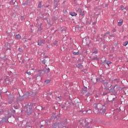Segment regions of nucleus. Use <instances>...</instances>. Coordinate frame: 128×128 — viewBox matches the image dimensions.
<instances>
[{"mask_svg":"<svg viewBox=\"0 0 128 128\" xmlns=\"http://www.w3.org/2000/svg\"><path fill=\"white\" fill-rule=\"evenodd\" d=\"M32 109H30V108H29L28 110V111H26V112H28V114H32Z\"/></svg>","mask_w":128,"mask_h":128,"instance_id":"1a4fd4ad","label":"nucleus"},{"mask_svg":"<svg viewBox=\"0 0 128 128\" xmlns=\"http://www.w3.org/2000/svg\"><path fill=\"white\" fill-rule=\"evenodd\" d=\"M98 54V50L94 51V52H92V54Z\"/></svg>","mask_w":128,"mask_h":128,"instance_id":"4be33fe9","label":"nucleus"},{"mask_svg":"<svg viewBox=\"0 0 128 128\" xmlns=\"http://www.w3.org/2000/svg\"><path fill=\"white\" fill-rule=\"evenodd\" d=\"M74 55H78L79 54V52H74L73 53Z\"/></svg>","mask_w":128,"mask_h":128,"instance_id":"6ab92c4d","label":"nucleus"},{"mask_svg":"<svg viewBox=\"0 0 128 128\" xmlns=\"http://www.w3.org/2000/svg\"><path fill=\"white\" fill-rule=\"evenodd\" d=\"M70 16H76L77 15V14L74 12H71L70 13Z\"/></svg>","mask_w":128,"mask_h":128,"instance_id":"6e6552de","label":"nucleus"},{"mask_svg":"<svg viewBox=\"0 0 128 128\" xmlns=\"http://www.w3.org/2000/svg\"><path fill=\"white\" fill-rule=\"evenodd\" d=\"M111 80L110 79V81Z\"/></svg>","mask_w":128,"mask_h":128,"instance_id":"72a5a7b5","label":"nucleus"},{"mask_svg":"<svg viewBox=\"0 0 128 128\" xmlns=\"http://www.w3.org/2000/svg\"><path fill=\"white\" fill-rule=\"evenodd\" d=\"M76 12L80 14V16H84V12L82 11V9L80 8H76Z\"/></svg>","mask_w":128,"mask_h":128,"instance_id":"7ed1b4c3","label":"nucleus"},{"mask_svg":"<svg viewBox=\"0 0 128 128\" xmlns=\"http://www.w3.org/2000/svg\"><path fill=\"white\" fill-rule=\"evenodd\" d=\"M49 72H50V69L48 68L45 70V72H46V74H48Z\"/></svg>","mask_w":128,"mask_h":128,"instance_id":"ddd939ff","label":"nucleus"},{"mask_svg":"<svg viewBox=\"0 0 128 128\" xmlns=\"http://www.w3.org/2000/svg\"><path fill=\"white\" fill-rule=\"evenodd\" d=\"M95 83H96V82H94V84Z\"/></svg>","mask_w":128,"mask_h":128,"instance_id":"f704fd0d","label":"nucleus"},{"mask_svg":"<svg viewBox=\"0 0 128 128\" xmlns=\"http://www.w3.org/2000/svg\"><path fill=\"white\" fill-rule=\"evenodd\" d=\"M50 80H46V81H45L44 83L46 84H48L50 83Z\"/></svg>","mask_w":128,"mask_h":128,"instance_id":"4468645a","label":"nucleus"},{"mask_svg":"<svg viewBox=\"0 0 128 128\" xmlns=\"http://www.w3.org/2000/svg\"><path fill=\"white\" fill-rule=\"evenodd\" d=\"M22 38V36L20 34H16L15 36V39L19 40Z\"/></svg>","mask_w":128,"mask_h":128,"instance_id":"39448f33","label":"nucleus"},{"mask_svg":"<svg viewBox=\"0 0 128 128\" xmlns=\"http://www.w3.org/2000/svg\"><path fill=\"white\" fill-rule=\"evenodd\" d=\"M78 68L79 69H82V68H83V66L82 64H78Z\"/></svg>","mask_w":128,"mask_h":128,"instance_id":"9d476101","label":"nucleus"},{"mask_svg":"<svg viewBox=\"0 0 128 128\" xmlns=\"http://www.w3.org/2000/svg\"><path fill=\"white\" fill-rule=\"evenodd\" d=\"M42 7V2H40L38 4V8H40Z\"/></svg>","mask_w":128,"mask_h":128,"instance_id":"dca6fc26","label":"nucleus"},{"mask_svg":"<svg viewBox=\"0 0 128 128\" xmlns=\"http://www.w3.org/2000/svg\"><path fill=\"white\" fill-rule=\"evenodd\" d=\"M111 64L112 62H110V61H108V62H106V64H108V66H109V65Z\"/></svg>","mask_w":128,"mask_h":128,"instance_id":"f3484780","label":"nucleus"},{"mask_svg":"<svg viewBox=\"0 0 128 128\" xmlns=\"http://www.w3.org/2000/svg\"><path fill=\"white\" fill-rule=\"evenodd\" d=\"M105 112H106V110H102V112H101V114H104Z\"/></svg>","mask_w":128,"mask_h":128,"instance_id":"2eb2a0df","label":"nucleus"},{"mask_svg":"<svg viewBox=\"0 0 128 128\" xmlns=\"http://www.w3.org/2000/svg\"><path fill=\"white\" fill-rule=\"evenodd\" d=\"M6 79L4 80H0V84L3 85L4 84L6 83Z\"/></svg>","mask_w":128,"mask_h":128,"instance_id":"423d86ee","label":"nucleus"},{"mask_svg":"<svg viewBox=\"0 0 128 128\" xmlns=\"http://www.w3.org/2000/svg\"><path fill=\"white\" fill-rule=\"evenodd\" d=\"M114 88H115L114 86V87H113L114 89Z\"/></svg>","mask_w":128,"mask_h":128,"instance_id":"2f4dec72","label":"nucleus"},{"mask_svg":"<svg viewBox=\"0 0 128 128\" xmlns=\"http://www.w3.org/2000/svg\"><path fill=\"white\" fill-rule=\"evenodd\" d=\"M106 34H110V32H108L106 34H104V36H106Z\"/></svg>","mask_w":128,"mask_h":128,"instance_id":"412c9836","label":"nucleus"},{"mask_svg":"<svg viewBox=\"0 0 128 128\" xmlns=\"http://www.w3.org/2000/svg\"><path fill=\"white\" fill-rule=\"evenodd\" d=\"M114 80H116V79H115Z\"/></svg>","mask_w":128,"mask_h":128,"instance_id":"c756f323","label":"nucleus"},{"mask_svg":"<svg viewBox=\"0 0 128 128\" xmlns=\"http://www.w3.org/2000/svg\"><path fill=\"white\" fill-rule=\"evenodd\" d=\"M44 41L43 40H38V46H42V44H44Z\"/></svg>","mask_w":128,"mask_h":128,"instance_id":"20e7f679","label":"nucleus"},{"mask_svg":"<svg viewBox=\"0 0 128 128\" xmlns=\"http://www.w3.org/2000/svg\"><path fill=\"white\" fill-rule=\"evenodd\" d=\"M92 82H93V80H92Z\"/></svg>","mask_w":128,"mask_h":128,"instance_id":"7c9ffc66","label":"nucleus"},{"mask_svg":"<svg viewBox=\"0 0 128 128\" xmlns=\"http://www.w3.org/2000/svg\"><path fill=\"white\" fill-rule=\"evenodd\" d=\"M120 8H121V10H124V6L123 5L121 6Z\"/></svg>","mask_w":128,"mask_h":128,"instance_id":"a211bd4d","label":"nucleus"},{"mask_svg":"<svg viewBox=\"0 0 128 128\" xmlns=\"http://www.w3.org/2000/svg\"><path fill=\"white\" fill-rule=\"evenodd\" d=\"M81 93H82V94L86 93V89H82V90H81Z\"/></svg>","mask_w":128,"mask_h":128,"instance_id":"9b49d317","label":"nucleus"},{"mask_svg":"<svg viewBox=\"0 0 128 128\" xmlns=\"http://www.w3.org/2000/svg\"><path fill=\"white\" fill-rule=\"evenodd\" d=\"M110 36H112V37H114V35H110Z\"/></svg>","mask_w":128,"mask_h":128,"instance_id":"bb28decb","label":"nucleus"},{"mask_svg":"<svg viewBox=\"0 0 128 128\" xmlns=\"http://www.w3.org/2000/svg\"><path fill=\"white\" fill-rule=\"evenodd\" d=\"M100 82L101 83L104 84V87H105V88L106 90H110V92H113V89L110 88L112 86V84H108V81L106 80H102L100 78H96V82Z\"/></svg>","mask_w":128,"mask_h":128,"instance_id":"f257e3e1","label":"nucleus"},{"mask_svg":"<svg viewBox=\"0 0 128 128\" xmlns=\"http://www.w3.org/2000/svg\"><path fill=\"white\" fill-rule=\"evenodd\" d=\"M4 1V0H0V2H2Z\"/></svg>","mask_w":128,"mask_h":128,"instance_id":"cd10ccee","label":"nucleus"},{"mask_svg":"<svg viewBox=\"0 0 128 128\" xmlns=\"http://www.w3.org/2000/svg\"><path fill=\"white\" fill-rule=\"evenodd\" d=\"M92 60H95V58H94V59H92Z\"/></svg>","mask_w":128,"mask_h":128,"instance_id":"e433bc0d","label":"nucleus"},{"mask_svg":"<svg viewBox=\"0 0 128 128\" xmlns=\"http://www.w3.org/2000/svg\"><path fill=\"white\" fill-rule=\"evenodd\" d=\"M123 24V20H120L119 22H118V26H122Z\"/></svg>","mask_w":128,"mask_h":128,"instance_id":"0eeeda50","label":"nucleus"},{"mask_svg":"<svg viewBox=\"0 0 128 128\" xmlns=\"http://www.w3.org/2000/svg\"><path fill=\"white\" fill-rule=\"evenodd\" d=\"M128 41H126L124 42V44H122V46H128Z\"/></svg>","mask_w":128,"mask_h":128,"instance_id":"f8f14e48","label":"nucleus"},{"mask_svg":"<svg viewBox=\"0 0 128 128\" xmlns=\"http://www.w3.org/2000/svg\"><path fill=\"white\" fill-rule=\"evenodd\" d=\"M115 32H116V29H114L111 31V32H112V33H114Z\"/></svg>","mask_w":128,"mask_h":128,"instance_id":"aec40b11","label":"nucleus"},{"mask_svg":"<svg viewBox=\"0 0 128 128\" xmlns=\"http://www.w3.org/2000/svg\"><path fill=\"white\" fill-rule=\"evenodd\" d=\"M96 1H98V0H96Z\"/></svg>","mask_w":128,"mask_h":128,"instance_id":"c9c22d12","label":"nucleus"},{"mask_svg":"<svg viewBox=\"0 0 128 128\" xmlns=\"http://www.w3.org/2000/svg\"><path fill=\"white\" fill-rule=\"evenodd\" d=\"M112 83H113V81H112Z\"/></svg>","mask_w":128,"mask_h":128,"instance_id":"4c0bfd02","label":"nucleus"},{"mask_svg":"<svg viewBox=\"0 0 128 128\" xmlns=\"http://www.w3.org/2000/svg\"><path fill=\"white\" fill-rule=\"evenodd\" d=\"M86 112H88V114H90L91 112V111L90 110H89L86 111Z\"/></svg>","mask_w":128,"mask_h":128,"instance_id":"b1692460","label":"nucleus"},{"mask_svg":"<svg viewBox=\"0 0 128 128\" xmlns=\"http://www.w3.org/2000/svg\"><path fill=\"white\" fill-rule=\"evenodd\" d=\"M62 98V96H58V98L61 99Z\"/></svg>","mask_w":128,"mask_h":128,"instance_id":"a878e982","label":"nucleus"},{"mask_svg":"<svg viewBox=\"0 0 128 128\" xmlns=\"http://www.w3.org/2000/svg\"><path fill=\"white\" fill-rule=\"evenodd\" d=\"M18 50H19L20 52H22V50L20 48H18Z\"/></svg>","mask_w":128,"mask_h":128,"instance_id":"393cba45","label":"nucleus"},{"mask_svg":"<svg viewBox=\"0 0 128 128\" xmlns=\"http://www.w3.org/2000/svg\"><path fill=\"white\" fill-rule=\"evenodd\" d=\"M26 74H28V76H30V74H32L30 73V72H26Z\"/></svg>","mask_w":128,"mask_h":128,"instance_id":"5701e85b","label":"nucleus"},{"mask_svg":"<svg viewBox=\"0 0 128 128\" xmlns=\"http://www.w3.org/2000/svg\"><path fill=\"white\" fill-rule=\"evenodd\" d=\"M103 109V106L100 104H94V112L96 114H98L102 112Z\"/></svg>","mask_w":128,"mask_h":128,"instance_id":"f03ea898","label":"nucleus"},{"mask_svg":"<svg viewBox=\"0 0 128 128\" xmlns=\"http://www.w3.org/2000/svg\"><path fill=\"white\" fill-rule=\"evenodd\" d=\"M21 18H23V16H21Z\"/></svg>","mask_w":128,"mask_h":128,"instance_id":"473e14b6","label":"nucleus"},{"mask_svg":"<svg viewBox=\"0 0 128 128\" xmlns=\"http://www.w3.org/2000/svg\"><path fill=\"white\" fill-rule=\"evenodd\" d=\"M45 60H44L43 61H42V62H44V61Z\"/></svg>","mask_w":128,"mask_h":128,"instance_id":"c85d7f7f","label":"nucleus"}]
</instances>
